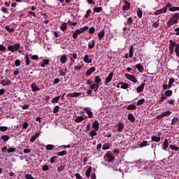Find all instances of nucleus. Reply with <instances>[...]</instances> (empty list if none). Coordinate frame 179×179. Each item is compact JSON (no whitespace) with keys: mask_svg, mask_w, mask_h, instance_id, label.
Here are the masks:
<instances>
[{"mask_svg":"<svg viewBox=\"0 0 179 179\" xmlns=\"http://www.w3.org/2000/svg\"><path fill=\"white\" fill-rule=\"evenodd\" d=\"M10 83H12V82L10 80H3L1 82V85H2V86H9Z\"/></svg>","mask_w":179,"mask_h":179,"instance_id":"obj_16","label":"nucleus"},{"mask_svg":"<svg viewBox=\"0 0 179 179\" xmlns=\"http://www.w3.org/2000/svg\"><path fill=\"white\" fill-rule=\"evenodd\" d=\"M174 47L175 52L176 54V57H179V44L173 40L169 41V52L170 54H174Z\"/></svg>","mask_w":179,"mask_h":179,"instance_id":"obj_1","label":"nucleus"},{"mask_svg":"<svg viewBox=\"0 0 179 179\" xmlns=\"http://www.w3.org/2000/svg\"><path fill=\"white\" fill-rule=\"evenodd\" d=\"M94 83H101V79L100 76H96L94 78Z\"/></svg>","mask_w":179,"mask_h":179,"instance_id":"obj_43","label":"nucleus"},{"mask_svg":"<svg viewBox=\"0 0 179 179\" xmlns=\"http://www.w3.org/2000/svg\"><path fill=\"white\" fill-rule=\"evenodd\" d=\"M127 110H136V106L134 104L129 105L127 108Z\"/></svg>","mask_w":179,"mask_h":179,"instance_id":"obj_41","label":"nucleus"},{"mask_svg":"<svg viewBox=\"0 0 179 179\" xmlns=\"http://www.w3.org/2000/svg\"><path fill=\"white\" fill-rule=\"evenodd\" d=\"M1 152L3 153H6V152L8 153H15L16 152V148H10L8 149V147L4 146L1 149Z\"/></svg>","mask_w":179,"mask_h":179,"instance_id":"obj_2","label":"nucleus"},{"mask_svg":"<svg viewBox=\"0 0 179 179\" xmlns=\"http://www.w3.org/2000/svg\"><path fill=\"white\" fill-rule=\"evenodd\" d=\"M58 111H59V106H56L53 109V113H54V114H57V113H58Z\"/></svg>","mask_w":179,"mask_h":179,"instance_id":"obj_60","label":"nucleus"},{"mask_svg":"<svg viewBox=\"0 0 179 179\" xmlns=\"http://www.w3.org/2000/svg\"><path fill=\"white\" fill-rule=\"evenodd\" d=\"M178 121H179L178 117H173L172 119L171 125H176V124H177V122H178Z\"/></svg>","mask_w":179,"mask_h":179,"instance_id":"obj_40","label":"nucleus"},{"mask_svg":"<svg viewBox=\"0 0 179 179\" xmlns=\"http://www.w3.org/2000/svg\"><path fill=\"white\" fill-rule=\"evenodd\" d=\"M54 148H55V145H53L51 144H48L45 146L46 150H52V149H54Z\"/></svg>","mask_w":179,"mask_h":179,"instance_id":"obj_38","label":"nucleus"},{"mask_svg":"<svg viewBox=\"0 0 179 179\" xmlns=\"http://www.w3.org/2000/svg\"><path fill=\"white\" fill-rule=\"evenodd\" d=\"M38 136H40V133L35 134V135L30 138V142H34L37 139V138H38Z\"/></svg>","mask_w":179,"mask_h":179,"instance_id":"obj_25","label":"nucleus"},{"mask_svg":"<svg viewBox=\"0 0 179 179\" xmlns=\"http://www.w3.org/2000/svg\"><path fill=\"white\" fill-rule=\"evenodd\" d=\"M66 59H68V57L66 56V55H63L60 57V62H62V64H65V62H66Z\"/></svg>","mask_w":179,"mask_h":179,"instance_id":"obj_23","label":"nucleus"},{"mask_svg":"<svg viewBox=\"0 0 179 179\" xmlns=\"http://www.w3.org/2000/svg\"><path fill=\"white\" fill-rule=\"evenodd\" d=\"M14 51H19L20 50V43H15L13 45Z\"/></svg>","mask_w":179,"mask_h":179,"instance_id":"obj_34","label":"nucleus"},{"mask_svg":"<svg viewBox=\"0 0 179 179\" xmlns=\"http://www.w3.org/2000/svg\"><path fill=\"white\" fill-rule=\"evenodd\" d=\"M134 22V18L133 17H129L128 19H127V24L129 25V26H131L132 25V23Z\"/></svg>","mask_w":179,"mask_h":179,"instance_id":"obj_47","label":"nucleus"},{"mask_svg":"<svg viewBox=\"0 0 179 179\" xmlns=\"http://www.w3.org/2000/svg\"><path fill=\"white\" fill-rule=\"evenodd\" d=\"M5 29H6V30H7V31H8V33H13V31H15V29H13V28H9L8 26H6V27H5Z\"/></svg>","mask_w":179,"mask_h":179,"instance_id":"obj_48","label":"nucleus"},{"mask_svg":"<svg viewBox=\"0 0 179 179\" xmlns=\"http://www.w3.org/2000/svg\"><path fill=\"white\" fill-rule=\"evenodd\" d=\"M90 135L92 139H93V136H96L97 135V132L96 131V130H92L90 132Z\"/></svg>","mask_w":179,"mask_h":179,"instance_id":"obj_44","label":"nucleus"},{"mask_svg":"<svg viewBox=\"0 0 179 179\" xmlns=\"http://www.w3.org/2000/svg\"><path fill=\"white\" fill-rule=\"evenodd\" d=\"M124 5L122 6L123 10H129V8H131V3H129L128 1L125 0L124 1Z\"/></svg>","mask_w":179,"mask_h":179,"instance_id":"obj_7","label":"nucleus"},{"mask_svg":"<svg viewBox=\"0 0 179 179\" xmlns=\"http://www.w3.org/2000/svg\"><path fill=\"white\" fill-rule=\"evenodd\" d=\"M120 85H121V87H120L121 89L127 90L129 87V84L127 83L121 82Z\"/></svg>","mask_w":179,"mask_h":179,"instance_id":"obj_22","label":"nucleus"},{"mask_svg":"<svg viewBox=\"0 0 179 179\" xmlns=\"http://www.w3.org/2000/svg\"><path fill=\"white\" fill-rule=\"evenodd\" d=\"M92 173V166H90L86 171L85 176L86 177H90V173Z\"/></svg>","mask_w":179,"mask_h":179,"instance_id":"obj_37","label":"nucleus"},{"mask_svg":"<svg viewBox=\"0 0 179 179\" xmlns=\"http://www.w3.org/2000/svg\"><path fill=\"white\" fill-rule=\"evenodd\" d=\"M108 149H110V146H108V144L105 143L102 147V150H108Z\"/></svg>","mask_w":179,"mask_h":179,"instance_id":"obj_58","label":"nucleus"},{"mask_svg":"<svg viewBox=\"0 0 179 179\" xmlns=\"http://www.w3.org/2000/svg\"><path fill=\"white\" fill-rule=\"evenodd\" d=\"M1 12H3V13H6V15L9 14V11L8 10V8L5 7H1Z\"/></svg>","mask_w":179,"mask_h":179,"instance_id":"obj_56","label":"nucleus"},{"mask_svg":"<svg viewBox=\"0 0 179 179\" xmlns=\"http://www.w3.org/2000/svg\"><path fill=\"white\" fill-rule=\"evenodd\" d=\"M86 114L88 115V118H92L93 117V112L92 110L87 109L85 110Z\"/></svg>","mask_w":179,"mask_h":179,"instance_id":"obj_33","label":"nucleus"},{"mask_svg":"<svg viewBox=\"0 0 179 179\" xmlns=\"http://www.w3.org/2000/svg\"><path fill=\"white\" fill-rule=\"evenodd\" d=\"M177 24V20H173L171 18L170 19V20H169L166 22L168 27H171V26H173V24Z\"/></svg>","mask_w":179,"mask_h":179,"instance_id":"obj_17","label":"nucleus"},{"mask_svg":"<svg viewBox=\"0 0 179 179\" xmlns=\"http://www.w3.org/2000/svg\"><path fill=\"white\" fill-rule=\"evenodd\" d=\"M99 127H100V123L99 122L98 120H95L92 123V129H94L95 131H99Z\"/></svg>","mask_w":179,"mask_h":179,"instance_id":"obj_8","label":"nucleus"},{"mask_svg":"<svg viewBox=\"0 0 179 179\" xmlns=\"http://www.w3.org/2000/svg\"><path fill=\"white\" fill-rule=\"evenodd\" d=\"M172 20H176V23H178L179 20V14L178 13H174L173 15L171 18Z\"/></svg>","mask_w":179,"mask_h":179,"instance_id":"obj_24","label":"nucleus"},{"mask_svg":"<svg viewBox=\"0 0 179 179\" xmlns=\"http://www.w3.org/2000/svg\"><path fill=\"white\" fill-rule=\"evenodd\" d=\"M94 45H96V41L92 40L88 43V48L92 50V48H94Z\"/></svg>","mask_w":179,"mask_h":179,"instance_id":"obj_21","label":"nucleus"},{"mask_svg":"<svg viewBox=\"0 0 179 179\" xmlns=\"http://www.w3.org/2000/svg\"><path fill=\"white\" fill-rule=\"evenodd\" d=\"M0 131L1 132H6V131H8V127H5V126L0 127Z\"/></svg>","mask_w":179,"mask_h":179,"instance_id":"obj_55","label":"nucleus"},{"mask_svg":"<svg viewBox=\"0 0 179 179\" xmlns=\"http://www.w3.org/2000/svg\"><path fill=\"white\" fill-rule=\"evenodd\" d=\"M128 120L131 121V122H135V117L134 116V114L129 113L128 114Z\"/></svg>","mask_w":179,"mask_h":179,"instance_id":"obj_27","label":"nucleus"},{"mask_svg":"<svg viewBox=\"0 0 179 179\" xmlns=\"http://www.w3.org/2000/svg\"><path fill=\"white\" fill-rule=\"evenodd\" d=\"M167 115H171V110H166V112H163L159 115H157V120H162V118H164V117H167Z\"/></svg>","mask_w":179,"mask_h":179,"instance_id":"obj_4","label":"nucleus"},{"mask_svg":"<svg viewBox=\"0 0 179 179\" xmlns=\"http://www.w3.org/2000/svg\"><path fill=\"white\" fill-rule=\"evenodd\" d=\"M89 29L88 26H85L83 28L80 29V31H81V33H85V31H86V30H87Z\"/></svg>","mask_w":179,"mask_h":179,"instance_id":"obj_59","label":"nucleus"},{"mask_svg":"<svg viewBox=\"0 0 179 179\" xmlns=\"http://www.w3.org/2000/svg\"><path fill=\"white\" fill-rule=\"evenodd\" d=\"M167 148H169V139L165 138L163 143L162 149L163 150H167Z\"/></svg>","mask_w":179,"mask_h":179,"instance_id":"obj_12","label":"nucleus"},{"mask_svg":"<svg viewBox=\"0 0 179 179\" xmlns=\"http://www.w3.org/2000/svg\"><path fill=\"white\" fill-rule=\"evenodd\" d=\"M96 71V68L95 67H91L90 69L87 70L85 75L86 76H90L93 72Z\"/></svg>","mask_w":179,"mask_h":179,"instance_id":"obj_10","label":"nucleus"},{"mask_svg":"<svg viewBox=\"0 0 179 179\" xmlns=\"http://www.w3.org/2000/svg\"><path fill=\"white\" fill-rule=\"evenodd\" d=\"M7 48H8V51H10L11 52H15V49L13 48V45H10L8 46Z\"/></svg>","mask_w":179,"mask_h":179,"instance_id":"obj_57","label":"nucleus"},{"mask_svg":"<svg viewBox=\"0 0 179 179\" xmlns=\"http://www.w3.org/2000/svg\"><path fill=\"white\" fill-rule=\"evenodd\" d=\"M82 93L80 92H73V93H69L67 94V97H78L80 96Z\"/></svg>","mask_w":179,"mask_h":179,"instance_id":"obj_13","label":"nucleus"},{"mask_svg":"<svg viewBox=\"0 0 179 179\" xmlns=\"http://www.w3.org/2000/svg\"><path fill=\"white\" fill-rule=\"evenodd\" d=\"M166 12H167V7H164L163 8L157 10L155 12V16H157L159 15H162V13H166Z\"/></svg>","mask_w":179,"mask_h":179,"instance_id":"obj_5","label":"nucleus"},{"mask_svg":"<svg viewBox=\"0 0 179 179\" xmlns=\"http://www.w3.org/2000/svg\"><path fill=\"white\" fill-rule=\"evenodd\" d=\"M124 76L126 79H128V80L133 82V83H136L138 82V80H136V78H135V76L134 75L125 73Z\"/></svg>","mask_w":179,"mask_h":179,"instance_id":"obj_3","label":"nucleus"},{"mask_svg":"<svg viewBox=\"0 0 179 179\" xmlns=\"http://www.w3.org/2000/svg\"><path fill=\"white\" fill-rule=\"evenodd\" d=\"M57 156H65L66 155V151L63 150L62 152H59L56 153Z\"/></svg>","mask_w":179,"mask_h":179,"instance_id":"obj_50","label":"nucleus"},{"mask_svg":"<svg viewBox=\"0 0 179 179\" xmlns=\"http://www.w3.org/2000/svg\"><path fill=\"white\" fill-rule=\"evenodd\" d=\"M94 12H96V13H100L103 10V8L101 7H94Z\"/></svg>","mask_w":179,"mask_h":179,"instance_id":"obj_36","label":"nucleus"},{"mask_svg":"<svg viewBox=\"0 0 179 179\" xmlns=\"http://www.w3.org/2000/svg\"><path fill=\"white\" fill-rule=\"evenodd\" d=\"M173 83H174V78H171L169 79V89L171 88V85H173Z\"/></svg>","mask_w":179,"mask_h":179,"instance_id":"obj_53","label":"nucleus"},{"mask_svg":"<svg viewBox=\"0 0 179 179\" xmlns=\"http://www.w3.org/2000/svg\"><path fill=\"white\" fill-rule=\"evenodd\" d=\"M116 127H117V131L118 132H122L124 129V123L122 122H119Z\"/></svg>","mask_w":179,"mask_h":179,"instance_id":"obj_14","label":"nucleus"},{"mask_svg":"<svg viewBox=\"0 0 179 179\" xmlns=\"http://www.w3.org/2000/svg\"><path fill=\"white\" fill-rule=\"evenodd\" d=\"M84 62H85V64H92V59H89V55H85L84 58H83Z\"/></svg>","mask_w":179,"mask_h":179,"instance_id":"obj_20","label":"nucleus"},{"mask_svg":"<svg viewBox=\"0 0 179 179\" xmlns=\"http://www.w3.org/2000/svg\"><path fill=\"white\" fill-rule=\"evenodd\" d=\"M90 13H92V10H90V9L87 10L84 17L85 19H87V17H89V16H90Z\"/></svg>","mask_w":179,"mask_h":179,"instance_id":"obj_51","label":"nucleus"},{"mask_svg":"<svg viewBox=\"0 0 179 179\" xmlns=\"http://www.w3.org/2000/svg\"><path fill=\"white\" fill-rule=\"evenodd\" d=\"M129 58H132L134 57V45H131L129 47Z\"/></svg>","mask_w":179,"mask_h":179,"instance_id":"obj_19","label":"nucleus"},{"mask_svg":"<svg viewBox=\"0 0 179 179\" xmlns=\"http://www.w3.org/2000/svg\"><path fill=\"white\" fill-rule=\"evenodd\" d=\"M151 139H152V142H160V141H161L160 137H157L156 136H152Z\"/></svg>","mask_w":179,"mask_h":179,"instance_id":"obj_35","label":"nucleus"},{"mask_svg":"<svg viewBox=\"0 0 179 179\" xmlns=\"http://www.w3.org/2000/svg\"><path fill=\"white\" fill-rule=\"evenodd\" d=\"M0 51H6V47H5L3 45H0Z\"/></svg>","mask_w":179,"mask_h":179,"instance_id":"obj_62","label":"nucleus"},{"mask_svg":"<svg viewBox=\"0 0 179 179\" xmlns=\"http://www.w3.org/2000/svg\"><path fill=\"white\" fill-rule=\"evenodd\" d=\"M59 99H61V96H55L51 101V103L55 104V103H58L59 101Z\"/></svg>","mask_w":179,"mask_h":179,"instance_id":"obj_30","label":"nucleus"},{"mask_svg":"<svg viewBox=\"0 0 179 179\" xmlns=\"http://www.w3.org/2000/svg\"><path fill=\"white\" fill-rule=\"evenodd\" d=\"M25 64L27 66L30 65V58H29V55H25Z\"/></svg>","mask_w":179,"mask_h":179,"instance_id":"obj_32","label":"nucleus"},{"mask_svg":"<svg viewBox=\"0 0 179 179\" xmlns=\"http://www.w3.org/2000/svg\"><path fill=\"white\" fill-rule=\"evenodd\" d=\"M144 146H148V141H144L139 144V148H144Z\"/></svg>","mask_w":179,"mask_h":179,"instance_id":"obj_46","label":"nucleus"},{"mask_svg":"<svg viewBox=\"0 0 179 179\" xmlns=\"http://www.w3.org/2000/svg\"><path fill=\"white\" fill-rule=\"evenodd\" d=\"M164 94H165V96H166L167 97H170V96H172V94H173V91H171V90H166V91L164 92Z\"/></svg>","mask_w":179,"mask_h":179,"instance_id":"obj_45","label":"nucleus"},{"mask_svg":"<svg viewBox=\"0 0 179 179\" xmlns=\"http://www.w3.org/2000/svg\"><path fill=\"white\" fill-rule=\"evenodd\" d=\"M169 149H171V150H175L176 152H178V150H179V148L175 146L174 145H169Z\"/></svg>","mask_w":179,"mask_h":179,"instance_id":"obj_39","label":"nucleus"},{"mask_svg":"<svg viewBox=\"0 0 179 179\" xmlns=\"http://www.w3.org/2000/svg\"><path fill=\"white\" fill-rule=\"evenodd\" d=\"M94 31H96V29L94 27H92L89 29L90 34H94Z\"/></svg>","mask_w":179,"mask_h":179,"instance_id":"obj_54","label":"nucleus"},{"mask_svg":"<svg viewBox=\"0 0 179 179\" xmlns=\"http://www.w3.org/2000/svg\"><path fill=\"white\" fill-rule=\"evenodd\" d=\"M1 139H2L3 142H8V141L10 139V137L8 135H3L1 136Z\"/></svg>","mask_w":179,"mask_h":179,"instance_id":"obj_29","label":"nucleus"},{"mask_svg":"<svg viewBox=\"0 0 179 179\" xmlns=\"http://www.w3.org/2000/svg\"><path fill=\"white\" fill-rule=\"evenodd\" d=\"M25 178L26 179H36V178H34V177H33L31 176V174H26L25 175Z\"/></svg>","mask_w":179,"mask_h":179,"instance_id":"obj_61","label":"nucleus"},{"mask_svg":"<svg viewBox=\"0 0 179 179\" xmlns=\"http://www.w3.org/2000/svg\"><path fill=\"white\" fill-rule=\"evenodd\" d=\"M113 76H114V73L111 72L110 73H109L108 76L105 80L106 85H107V83H110V82H111Z\"/></svg>","mask_w":179,"mask_h":179,"instance_id":"obj_9","label":"nucleus"},{"mask_svg":"<svg viewBox=\"0 0 179 179\" xmlns=\"http://www.w3.org/2000/svg\"><path fill=\"white\" fill-rule=\"evenodd\" d=\"M143 15V13H142V10H137V16L139 19L142 18Z\"/></svg>","mask_w":179,"mask_h":179,"instance_id":"obj_52","label":"nucleus"},{"mask_svg":"<svg viewBox=\"0 0 179 179\" xmlns=\"http://www.w3.org/2000/svg\"><path fill=\"white\" fill-rule=\"evenodd\" d=\"M169 10V12H177V10H179V7H171Z\"/></svg>","mask_w":179,"mask_h":179,"instance_id":"obj_42","label":"nucleus"},{"mask_svg":"<svg viewBox=\"0 0 179 179\" xmlns=\"http://www.w3.org/2000/svg\"><path fill=\"white\" fill-rule=\"evenodd\" d=\"M145 103V99H141L140 100H138L136 103V106H142V104H143Z\"/></svg>","mask_w":179,"mask_h":179,"instance_id":"obj_49","label":"nucleus"},{"mask_svg":"<svg viewBox=\"0 0 179 179\" xmlns=\"http://www.w3.org/2000/svg\"><path fill=\"white\" fill-rule=\"evenodd\" d=\"M68 27V24L66 22H64L61 26H60V29L62 31H65Z\"/></svg>","mask_w":179,"mask_h":179,"instance_id":"obj_28","label":"nucleus"},{"mask_svg":"<svg viewBox=\"0 0 179 179\" xmlns=\"http://www.w3.org/2000/svg\"><path fill=\"white\" fill-rule=\"evenodd\" d=\"M106 157L107 159V162H108V163H111V162H113V160L115 159V157H113V155H111V153H110V152H108L106 154Z\"/></svg>","mask_w":179,"mask_h":179,"instance_id":"obj_6","label":"nucleus"},{"mask_svg":"<svg viewBox=\"0 0 179 179\" xmlns=\"http://www.w3.org/2000/svg\"><path fill=\"white\" fill-rule=\"evenodd\" d=\"M31 87L32 90V92H38L40 90V88L37 86L36 83H34L31 85Z\"/></svg>","mask_w":179,"mask_h":179,"instance_id":"obj_15","label":"nucleus"},{"mask_svg":"<svg viewBox=\"0 0 179 179\" xmlns=\"http://www.w3.org/2000/svg\"><path fill=\"white\" fill-rule=\"evenodd\" d=\"M106 34V32L104 31V30L101 31L99 34H98V37L99 40H101V38H103V37H104V35Z\"/></svg>","mask_w":179,"mask_h":179,"instance_id":"obj_31","label":"nucleus"},{"mask_svg":"<svg viewBox=\"0 0 179 179\" xmlns=\"http://www.w3.org/2000/svg\"><path fill=\"white\" fill-rule=\"evenodd\" d=\"M135 69H138V72H140V73H143V71H145V69H143V66H142V64H137L135 66Z\"/></svg>","mask_w":179,"mask_h":179,"instance_id":"obj_11","label":"nucleus"},{"mask_svg":"<svg viewBox=\"0 0 179 179\" xmlns=\"http://www.w3.org/2000/svg\"><path fill=\"white\" fill-rule=\"evenodd\" d=\"M145 83H142L136 88L137 93H141V92H143V89H145Z\"/></svg>","mask_w":179,"mask_h":179,"instance_id":"obj_18","label":"nucleus"},{"mask_svg":"<svg viewBox=\"0 0 179 179\" xmlns=\"http://www.w3.org/2000/svg\"><path fill=\"white\" fill-rule=\"evenodd\" d=\"M75 177L76 179H83V178L82 177V176H80V173H76Z\"/></svg>","mask_w":179,"mask_h":179,"instance_id":"obj_63","label":"nucleus"},{"mask_svg":"<svg viewBox=\"0 0 179 179\" xmlns=\"http://www.w3.org/2000/svg\"><path fill=\"white\" fill-rule=\"evenodd\" d=\"M15 66H20V61L19 59H16L15 61Z\"/></svg>","mask_w":179,"mask_h":179,"instance_id":"obj_64","label":"nucleus"},{"mask_svg":"<svg viewBox=\"0 0 179 179\" xmlns=\"http://www.w3.org/2000/svg\"><path fill=\"white\" fill-rule=\"evenodd\" d=\"M84 120H86V117H83L82 116H78L76 119H75V122H82V121H83Z\"/></svg>","mask_w":179,"mask_h":179,"instance_id":"obj_26","label":"nucleus"}]
</instances>
